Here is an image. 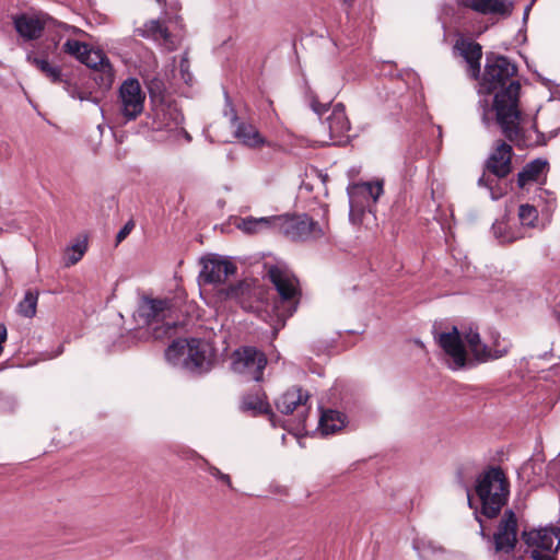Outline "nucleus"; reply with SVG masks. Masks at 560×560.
Wrapping results in <instances>:
<instances>
[{
	"label": "nucleus",
	"mask_w": 560,
	"mask_h": 560,
	"mask_svg": "<svg viewBox=\"0 0 560 560\" xmlns=\"http://www.w3.org/2000/svg\"><path fill=\"white\" fill-rule=\"evenodd\" d=\"M434 339L446 357L447 366L453 371L476 363H485L505 357L511 348L509 341H493V348L482 342L477 327L469 326L459 330L453 326L450 331L436 334Z\"/></svg>",
	"instance_id": "nucleus-1"
},
{
	"label": "nucleus",
	"mask_w": 560,
	"mask_h": 560,
	"mask_svg": "<svg viewBox=\"0 0 560 560\" xmlns=\"http://www.w3.org/2000/svg\"><path fill=\"white\" fill-rule=\"evenodd\" d=\"M520 86L510 85L506 93L497 96L495 120L502 135L518 149H527L545 143V137L535 126L530 129L521 128V110L518 108Z\"/></svg>",
	"instance_id": "nucleus-2"
},
{
	"label": "nucleus",
	"mask_w": 560,
	"mask_h": 560,
	"mask_svg": "<svg viewBox=\"0 0 560 560\" xmlns=\"http://www.w3.org/2000/svg\"><path fill=\"white\" fill-rule=\"evenodd\" d=\"M516 72V66L509 58L494 52L487 55L479 94L490 95L494 93V97L491 108L487 98L479 101V106L482 109V121L486 125L490 124L489 114L492 110L497 114V96L506 93L512 84H517L521 88L520 82L513 79Z\"/></svg>",
	"instance_id": "nucleus-3"
},
{
	"label": "nucleus",
	"mask_w": 560,
	"mask_h": 560,
	"mask_svg": "<svg viewBox=\"0 0 560 560\" xmlns=\"http://www.w3.org/2000/svg\"><path fill=\"white\" fill-rule=\"evenodd\" d=\"M476 493L481 503V514L497 517L510 495V482L500 467H490L476 480Z\"/></svg>",
	"instance_id": "nucleus-4"
},
{
	"label": "nucleus",
	"mask_w": 560,
	"mask_h": 560,
	"mask_svg": "<svg viewBox=\"0 0 560 560\" xmlns=\"http://www.w3.org/2000/svg\"><path fill=\"white\" fill-rule=\"evenodd\" d=\"M268 277L280 296V301L276 303L275 310L281 327H283L285 319L296 312L300 303L301 289L299 280L292 272L278 266L269 268Z\"/></svg>",
	"instance_id": "nucleus-5"
},
{
	"label": "nucleus",
	"mask_w": 560,
	"mask_h": 560,
	"mask_svg": "<svg viewBox=\"0 0 560 560\" xmlns=\"http://www.w3.org/2000/svg\"><path fill=\"white\" fill-rule=\"evenodd\" d=\"M174 310V303L171 299H154L144 296L138 307V315L147 325L163 323L162 326L153 329V337L162 339L165 336H171L175 330V320H167L171 318Z\"/></svg>",
	"instance_id": "nucleus-6"
},
{
	"label": "nucleus",
	"mask_w": 560,
	"mask_h": 560,
	"mask_svg": "<svg viewBox=\"0 0 560 560\" xmlns=\"http://www.w3.org/2000/svg\"><path fill=\"white\" fill-rule=\"evenodd\" d=\"M522 540L527 547L526 552L533 560H558L560 548V528L540 527L522 533Z\"/></svg>",
	"instance_id": "nucleus-7"
},
{
	"label": "nucleus",
	"mask_w": 560,
	"mask_h": 560,
	"mask_svg": "<svg viewBox=\"0 0 560 560\" xmlns=\"http://www.w3.org/2000/svg\"><path fill=\"white\" fill-rule=\"evenodd\" d=\"M275 232L291 241L317 240L324 235L318 222L307 214L275 217Z\"/></svg>",
	"instance_id": "nucleus-8"
},
{
	"label": "nucleus",
	"mask_w": 560,
	"mask_h": 560,
	"mask_svg": "<svg viewBox=\"0 0 560 560\" xmlns=\"http://www.w3.org/2000/svg\"><path fill=\"white\" fill-rule=\"evenodd\" d=\"M517 517L506 510L490 539V551L498 560H510L517 545Z\"/></svg>",
	"instance_id": "nucleus-9"
},
{
	"label": "nucleus",
	"mask_w": 560,
	"mask_h": 560,
	"mask_svg": "<svg viewBox=\"0 0 560 560\" xmlns=\"http://www.w3.org/2000/svg\"><path fill=\"white\" fill-rule=\"evenodd\" d=\"M266 364L265 353L255 347L245 346L236 349L232 354V370L247 381H261Z\"/></svg>",
	"instance_id": "nucleus-10"
},
{
	"label": "nucleus",
	"mask_w": 560,
	"mask_h": 560,
	"mask_svg": "<svg viewBox=\"0 0 560 560\" xmlns=\"http://www.w3.org/2000/svg\"><path fill=\"white\" fill-rule=\"evenodd\" d=\"M350 203V220L357 222L364 213V208L376 202L383 194V182L354 183L347 188Z\"/></svg>",
	"instance_id": "nucleus-11"
},
{
	"label": "nucleus",
	"mask_w": 560,
	"mask_h": 560,
	"mask_svg": "<svg viewBox=\"0 0 560 560\" xmlns=\"http://www.w3.org/2000/svg\"><path fill=\"white\" fill-rule=\"evenodd\" d=\"M199 281L205 284H221L236 272V266L219 255H209L201 258Z\"/></svg>",
	"instance_id": "nucleus-12"
},
{
	"label": "nucleus",
	"mask_w": 560,
	"mask_h": 560,
	"mask_svg": "<svg viewBox=\"0 0 560 560\" xmlns=\"http://www.w3.org/2000/svg\"><path fill=\"white\" fill-rule=\"evenodd\" d=\"M121 114L126 120H135L143 110L144 94L137 79L129 78L119 89Z\"/></svg>",
	"instance_id": "nucleus-13"
},
{
	"label": "nucleus",
	"mask_w": 560,
	"mask_h": 560,
	"mask_svg": "<svg viewBox=\"0 0 560 560\" xmlns=\"http://www.w3.org/2000/svg\"><path fill=\"white\" fill-rule=\"evenodd\" d=\"M221 293L225 299L235 300L245 311H255L259 307L255 303L261 300L264 290L248 281H241L222 290Z\"/></svg>",
	"instance_id": "nucleus-14"
},
{
	"label": "nucleus",
	"mask_w": 560,
	"mask_h": 560,
	"mask_svg": "<svg viewBox=\"0 0 560 560\" xmlns=\"http://www.w3.org/2000/svg\"><path fill=\"white\" fill-rule=\"evenodd\" d=\"M453 50L467 63V72L472 80H478L481 71L482 46L467 37L456 39Z\"/></svg>",
	"instance_id": "nucleus-15"
},
{
	"label": "nucleus",
	"mask_w": 560,
	"mask_h": 560,
	"mask_svg": "<svg viewBox=\"0 0 560 560\" xmlns=\"http://www.w3.org/2000/svg\"><path fill=\"white\" fill-rule=\"evenodd\" d=\"M80 62L97 72L94 77V81H96L102 88H110L114 81L113 68L108 58L101 50H94L89 47Z\"/></svg>",
	"instance_id": "nucleus-16"
},
{
	"label": "nucleus",
	"mask_w": 560,
	"mask_h": 560,
	"mask_svg": "<svg viewBox=\"0 0 560 560\" xmlns=\"http://www.w3.org/2000/svg\"><path fill=\"white\" fill-rule=\"evenodd\" d=\"M52 19L45 14L22 13L13 18L14 28L25 40L39 38L43 31Z\"/></svg>",
	"instance_id": "nucleus-17"
},
{
	"label": "nucleus",
	"mask_w": 560,
	"mask_h": 560,
	"mask_svg": "<svg viewBox=\"0 0 560 560\" xmlns=\"http://www.w3.org/2000/svg\"><path fill=\"white\" fill-rule=\"evenodd\" d=\"M512 145L499 140L495 143L493 151L490 153L486 167L487 170L499 178L506 177L512 171Z\"/></svg>",
	"instance_id": "nucleus-18"
},
{
	"label": "nucleus",
	"mask_w": 560,
	"mask_h": 560,
	"mask_svg": "<svg viewBox=\"0 0 560 560\" xmlns=\"http://www.w3.org/2000/svg\"><path fill=\"white\" fill-rule=\"evenodd\" d=\"M310 395L300 387H292L283 393L276 401L277 409L283 415H291L295 410L304 416L307 410Z\"/></svg>",
	"instance_id": "nucleus-19"
},
{
	"label": "nucleus",
	"mask_w": 560,
	"mask_h": 560,
	"mask_svg": "<svg viewBox=\"0 0 560 560\" xmlns=\"http://www.w3.org/2000/svg\"><path fill=\"white\" fill-rule=\"evenodd\" d=\"M462 5L486 15L509 18L514 8L511 0H460Z\"/></svg>",
	"instance_id": "nucleus-20"
},
{
	"label": "nucleus",
	"mask_w": 560,
	"mask_h": 560,
	"mask_svg": "<svg viewBox=\"0 0 560 560\" xmlns=\"http://www.w3.org/2000/svg\"><path fill=\"white\" fill-rule=\"evenodd\" d=\"M323 126L328 130L329 140L340 142L350 130V121L346 115L345 106L336 104Z\"/></svg>",
	"instance_id": "nucleus-21"
},
{
	"label": "nucleus",
	"mask_w": 560,
	"mask_h": 560,
	"mask_svg": "<svg viewBox=\"0 0 560 560\" xmlns=\"http://www.w3.org/2000/svg\"><path fill=\"white\" fill-rule=\"evenodd\" d=\"M208 347L205 341L198 338H191L186 348V357L184 361V369L201 373L207 370L208 365Z\"/></svg>",
	"instance_id": "nucleus-22"
},
{
	"label": "nucleus",
	"mask_w": 560,
	"mask_h": 560,
	"mask_svg": "<svg viewBox=\"0 0 560 560\" xmlns=\"http://www.w3.org/2000/svg\"><path fill=\"white\" fill-rule=\"evenodd\" d=\"M153 128L158 130L172 129L180 124L182 117L177 108L171 104L162 103L152 106Z\"/></svg>",
	"instance_id": "nucleus-23"
},
{
	"label": "nucleus",
	"mask_w": 560,
	"mask_h": 560,
	"mask_svg": "<svg viewBox=\"0 0 560 560\" xmlns=\"http://www.w3.org/2000/svg\"><path fill=\"white\" fill-rule=\"evenodd\" d=\"M548 168V162L545 159H536L527 163L523 170L517 174V185L524 188L532 182H538L540 176L545 174Z\"/></svg>",
	"instance_id": "nucleus-24"
},
{
	"label": "nucleus",
	"mask_w": 560,
	"mask_h": 560,
	"mask_svg": "<svg viewBox=\"0 0 560 560\" xmlns=\"http://www.w3.org/2000/svg\"><path fill=\"white\" fill-rule=\"evenodd\" d=\"M235 130L234 136L245 145L256 148L265 143L259 131L250 124L237 121L234 117Z\"/></svg>",
	"instance_id": "nucleus-25"
},
{
	"label": "nucleus",
	"mask_w": 560,
	"mask_h": 560,
	"mask_svg": "<svg viewBox=\"0 0 560 560\" xmlns=\"http://www.w3.org/2000/svg\"><path fill=\"white\" fill-rule=\"evenodd\" d=\"M27 62L35 66L51 83L58 84L65 81V75L61 68L51 65L47 59L39 58L33 54H27Z\"/></svg>",
	"instance_id": "nucleus-26"
},
{
	"label": "nucleus",
	"mask_w": 560,
	"mask_h": 560,
	"mask_svg": "<svg viewBox=\"0 0 560 560\" xmlns=\"http://www.w3.org/2000/svg\"><path fill=\"white\" fill-rule=\"evenodd\" d=\"M135 35L154 40L163 39L165 43L171 38L167 27L160 20L145 22L141 27L135 30Z\"/></svg>",
	"instance_id": "nucleus-27"
},
{
	"label": "nucleus",
	"mask_w": 560,
	"mask_h": 560,
	"mask_svg": "<svg viewBox=\"0 0 560 560\" xmlns=\"http://www.w3.org/2000/svg\"><path fill=\"white\" fill-rule=\"evenodd\" d=\"M346 417L336 410L323 411L319 419V429L323 434H332L345 427Z\"/></svg>",
	"instance_id": "nucleus-28"
},
{
	"label": "nucleus",
	"mask_w": 560,
	"mask_h": 560,
	"mask_svg": "<svg viewBox=\"0 0 560 560\" xmlns=\"http://www.w3.org/2000/svg\"><path fill=\"white\" fill-rule=\"evenodd\" d=\"M238 228L248 234H254L262 230L275 231V217H247L242 220L241 224H238Z\"/></svg>",
	"instance_id": "nucleus-29"
},
{
	"label": "nucleus",
	"mask_w": 560,
	"mask_h": 560,
	"mask_svg": "<svg viewBox=\"0 0 560 560\" xmlns=\"http://www.w3.org/2000/svg\"><path fill=\"white\" fill-rule=\"evenodd\" d=\"M189 339L174 340L165 350L166 360L173 365H180L184 368L186 357V348L188 347Z\"/></svg>",
	"instance_id": "nucleus-30"
},
{
	"label": "nucleus",
	"mask_w": 560,
	"mask_h": 560,
	"mask_svg": "<svg viewBox=\"0 0 560 560\" xmlns=\"http://www.w3.org/2000/svg\"><path fill=\"white\" fill-rule=\"evenodd\" d=\"M241 409L244 411H253L254 415L270 413L273 416L269 404L257 395L244 396L241 402Z\"/></svg>",
	"instance_id": "nucleus-31"
},
{
	"label": "nucleus",
	"mask_w": 560,
	"mask_h": 560,
	"mask_svg": "<svg viewBox=\"0 0 560 560\" xmlns=\"http://www.w3.org/2000/svg\"><path fill=\"white\" fill-rule=\"evenodd\" d=\"M38 302V292L27 291L24 299L18 304V313L26 318H32L36 314Z\"/></svg>",
	"instance_id": "nucleus-32"
},
{
	"label": "nucleus",
	"mask_w": 560,
	"mask_h": 560,
	"mask_svg": "<svg viewBox=\"0 0 560 560\" xmlns=\"http://www.w3.org/2000/svg\"><path fill=\"white\" fill-rule=\"evenodd\" d=\"M149 96L153 105L166 103L165 102V83L162 79L154 77L147 82Z\"/></svg>",
	"instance_id": "nucleus-33"
},
{
	"label": "nucleus",
	"mask_w": 560,
	"mask_h": 560,
	"mask_svg": "<svg viewBox=\"0 0 560 560\" xmlns=\"http://www.w3.org/2000/svg\"><path fill=\"white\" fill-rule=\"evenodd\" d=\"M518 219L523 226L533 228L538 220V211L528 203L521 205L518 208Z\"/></svg>",
	"instance_id": "nucleus-34"
},
{
	"label": "nucleus",
	"mask_w": 560,
	"mask_h": 560,
	"mask_svg": "<svg viewBox=\"0 0 560 560\" xmlns=\"http://www.w3.org/2000/svg\"><path fill=\"white\" fill-rule=\"evenodd\" d=\"M494 236L500 243H513L523 236L508 230V225L504 222H497L492 226Z\"/></svg>",
	"instance_id": "nucleus-35"
},
{
	"label": "nucleus",
	"mask_w": 560,
	"mask_h": 560,
	"mask_svg": "<svg viewBox=\"0 0 560 560\" xmlns=\"http://www.w3.org/2000/svg\"><path fill=\"white\" fill-rule=\"evenodd\" d=\"M89 48V45L85 43H82L80 40L75 39H68L62 45L63 52L74 57L77 60H81L84 52H86V49Z\"/></svg>",
	"instance_id": "nucleus-36"
},
{
	"label": "nucleus",
	"mask_w": 560,
	"mask_h": 560,
	"mask_svg": "<svg viewBox=\"0 0 560 560\" xmlns=\"http://www.w3.org/2000/svg\"><path fill=\"white\" fill-rule=\"evenodd\" d=\"M60 84L63 85V90L69 94L72 98H79L80 101L88 100V93L81 92L79 88L72 84L67 78Z\"/></svg>",
	"instance_id": "nucleus-37"
},
{
	"label": "nucleus",
	"mask_w": 560,
	"mask_h": 560,
	"mask_svg": "<svg viewBox=\"0 0 560 560\" xmlns=\"http://www.w3.org/2000/svg\"><path fill=\"white\" fill-rule=\"evenodd\" d=\"M209 474L217 478L218 480L225 483L228 487L232 488V481L229 475L223 474L219 468L214 466H210L208 469Z\"/></svg>",
	"instance_id": "nucleus-38"
},
{
	"label": "nucleus",
	"mask_w": 560,
	"mask_h": 560,
	"mask_svg": "<svg viewBox=\"0 0 560 560\" xmlns=\"http://www.w3.org/2000/svg\"><path fill=\"white\" fill-rule=\"evenodd\" d=\"M135 228V223L132 220H129L120 230L119 232L117 233L116 235V243L119 244L120 242H122L129 234L130 232L133 230Z\"/></svg>",
	"instance_id": "nucleus-39"
},
{
	"label": "nucleus",
	"mask_w": 560,
	"mask_h": 560,
	"mask_svg": "<svg viewBox=\"0 0 560 560\" xmlns=\"http://www.w3.org/2000/svg\"><path fill=\"white\" fill-rule=\"evenodd\" d=\"M82 250L80 249L79 250V254L77 253H71L69 252L68 249L66 250V256H65V265L67 267H70V266H73L75 265L81 258H82Z\"/></svg>",
	"instance_id": "nucleus-40"
},
{
	"label": "nucleus",
	"mask_w": 560,
	"mask_h": 560,
	"mask_svg": "<svg viewBox=\"0 0 560 560\" xmlns=\"http://www.w3.org/2000/svg\"><path fill=\"white\" fill-rule=\"evenodd\" d=\"M161 4L164 5L165 14H167V10L168 9L171 11H173V12H176V11H178L180 9V4H179V2L177 0L171 1L170 3H167V1L165 0Z\"/></svg>",
	"instance_id": "nucleus-41"
},
{
	"label": "nucleus",
	"mask_w": 560,
	"mask_h": 560,
	"mask_svg": "<svg viewBox=\"0 0 560 560\" xmlns=\"http://www.w3.org/2000/svg\"><path fill=\"white\" fill-rule=\"evenodd\" d=\"M311 106L316 114L322 115V113L325 110L327 104H320L317 100L313 98Z\"/></svg>",
	"instance_id": "nucleus-42"
},
{
	"label": "nucleus",
	"mask_w": 560,
	"mask_h": 560,
	"mask_svg": "<svg viewBox=\"0 0 560 560\" xmlns=\"http://www.w3.org/2000/svg\"><path fill=\"white\" fill-rule=\"evenodd\" d=\"M69 252L71 253H77L79 254V250L81 249L82 250V256L84 255L85 250H86V244L84 242H80V243H77L74 244L73 246H71L70 248H67Z\"/></svg>",
	"instance_id": "nucleus-43"
},
{
	"label": "nucleus",
	"mask_w": 560,
	"mask_h": 560,
	"mask_svg": "<svg viewBox=\"0 0 560 560\" xmlns=\"http://www.w3.org/2000/svg\"><path fill=\"white\" fill-rule=\"evenodd\" d=\"M427 547H428V548H432V549H433V547L431 546V542H428V544L422 542V548H420L419 546H417V549H418L419 551H424V549H425ZM434 550H441V548H434Z\"/></svg>",
	"instance_id": "nucleus-44"
},
{
	"label": "nucleus",
	"mask_w": 560,
	"mask_h": 560,
	"mask_svg": "<svg viewBox=\"0 0 560 560\" xmlns=\"http://www.w3.org/2000/svg\"><path fill=\"white\" fill-rule=\"evenodd\" d=\"M467 499H468L469 506H471V499H470L469 490H467Z\"/></svg>",
	"instance_id": "nucleus-45"
},
{
	"label": "nucleus",
	"mask_w": 560,
	"mask_h": 560,
	"mask_svg": "<svg viewBox=\"0 0 560 560\" xmlns=\"http://www.w3.org/2000/svg\"><path fill=\"white\" fill-rule=\"evenodd\" d=\"M60 27L65 28V30H70L71 27L66 25V24H59Z\"/></svg>",
	"instance_id": "nucleus-46"
},
{
	"label": "nucleus",
	"mask_w": 560,
	"mask_h": 560,
	"mask_svg": "<svg viewBox=\"0 0 560 560\" xmlns=\"http://www.w3.org/2000/svg\"><path fill=\"white\" fill-rule=\"evenodd\" d=\"M478 183H479V185H483V183H485L483 176H481V177L479 178Z\"/></svg>",
	"instance_id": "nucleus-47"
},
{
	"label": "nucleus",
	"mask_w": 560,
	"mask_h": 560,
	"mask_svg": "<svg viewBox=\"0 0 560 560\" xmlns=\"http://www.w3.org/2000/svg\"><path fill=\"white\" fill-rule=\"evenodd\" d=\"M480 535H481L483 538H485V537H487V536H486V534H485V530H483L482 528H481V530H480Z\"/></svg>",
	"instance_id": "nucleus-48"
},
{
	"label": "nucleus",
	"mask_w": 560,
	"mask_h": 560,
	"mask_svg": "<svg viewBox=\"0 0 560 560\" xmlns=\"http://www.w3.org/2000/svg\"><path fill=\"white\" fill-rule=\"evenodd\" d=\"M353 0H343L346 3H351Z\"/></svg>",
	"instance_id": "nucleus-49"
},
{
	"label": "nucleus",
	"mask_w": 560,
	"mask_h": 560,
	"mask_svg": "<svg viewBox=\"0 0 560 560\" xmlns=\"http://www.w3.org/2000/svg\"><path fill=\"white\" fill-rule=\"evenodd\" d=\"M165 0H156L158 3H162L164 2Z\"/></svg>",
	"instance_id": "nucleus-50"
}]
</instances>
